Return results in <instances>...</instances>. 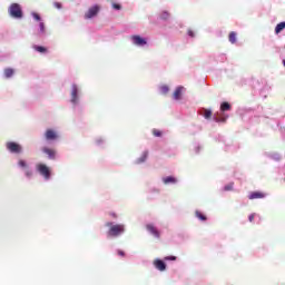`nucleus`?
<instances>
[{"instance_id": "nucleus-3", "label": "nucleus", "mask_w": 285, "mask_h": 285, "mask_svg": "<svg viewBox=\"0 0 285 285\" xmlns=\"http://www.w3.org/2000/svg\"><path fill=\"white\" fill-rule=\"evenodd\" d=\"M99 10H101L99 4H95L94 7L89 8V10L85 13V19H92L94 17H97V14H99Z\"/></svg>"}, {"instance_id": "nucleus-7", "label": "nucleus", "mask_w": 285, "mask_h": 285, "mask_svg": "<svg viewBox=\"0 0 285 285\" xmlns=\"http://www.w3.org/2000/svg\"><path fill=\"white\" fill-rule=\"evenodd\" d=\"M266 193L263 191H252L248 196V199H264Z\"/></svg>"}, {"instance_id": "nucleus-13", "label": "nucleus", "mask_w": 285, "mask_h": 285, "mask_svg": "<svg viewBox=\"0 0 285 285\" xmlns=\"http://www.w3.org/2000/svg\"><path fill=\"white\" fill-rule=\"evenodd\" d=\"M284 28H285V22L278 23V24L276 26V28H275L276 35H279V32H281L282 30H284Z\"/></svg>"}, {"instance_id": "nucleus-18", "label": "nucleus", "mask_w": 285, "mask_h": 285, "mask_svg": "<svg viewBox=\"0 0 285 285\" xmlns=\"http://www.w3.org/2000/svg\"><path fill=\"white\" fill-rule=\"evenodd\" d=\"M204 117L205 119H210V117H213V111L208 110V109H204Z\"/></svg>"}, {"instance_id": "nucleus-21", "label": "nucleus", "mask_w": 285, "mask_h": 285, "mask_svg": "<svg viewBox=\"0 0 285 285\" xmlns=\"http://www.w3.org/2000/svg\"><path fill=\"white\" fill-rule=\"evenodd\" d=\"M214 120L219 124V121H226V117H219V116H214Z\"/></svg>"}, {"instance_id": "nucleus-8", "label": "nucleus", "mask_w": 285, "mask_h": 285, "mask_svg": "<svg viewBox=\"0 0 285 285\" xmlns=\"http://www.w3.org/2000/svg\"><path fill=\"white\" fill-rule=\"evenodd\" d=\"M45 137L48 141H52L57 139V131L52 129H47Z\"/></svg>"}, {"instance_id": "nucleus-12", "label": "nucleus", "mask_w": 285, "mask_h": 285, "mask_svg": "<svg viewBox=\"0 0 285 285\" xmlns=\"http://www.w3.org/2000/svg\"><path fill=\"white\" fill-rule=\"evenodd\" d=\"M148 159V151H144L141 157L137 159V164H144Z\"/></svg>"}, {"instance_id": "nucleus-31", "label": "nucleus", "mask_w": 285, "mask_h": 285, "mask_svg": "<svg viewBox=\"0 0 285 285\" xmlns=\"http://www.w3.org/2000/svg\"><path fill=\"white\" fill-rule=\"evenodd\" d=\"M181 90H184V87H179V92H181Z\"/></svg>"}, {"instance_id": "nucleus-19", "label": "nucleus", "mask_w": 285, "mask_h": 285, "mask_svg": "<svg viewBox=\"0 0 285 285\" xmlns=\"http://www.w3.org/2000/svg\"><path fill=\"white\" fill-rule=\"evenodd\" d=\"M153 135L154 137H161V135H164V132L159 129H153Z\"/></svg>"}, {"instance_id": "nucleus-17", "label": "nucleus", "mask_w": 285, "mask_h": 285, "mask_svg": "<svg viewBox=\"0 0 285 285\" xmlns=\"http://www.w3.org/2000/svg\"><path fill=\"white\" fill-rule=\"evenodd\" d=\"M220 110L225 112V110H230V105L228 102H223L220 106Z\"/></svg>"}, {"instance_id": "nucleus-22", "label": "nucleus", "mask_w": 285, "mask_h": 285, "mask_svg": "<svg viewBox=\"0 0 285 285\" xmlns=\"http://www.w3.org/2000/svg\"><path fill=\"white\" fill-rule=\"evenodd\" d=\"M168 17H170V13H168V12H166V11H164V12L160 14V19H164V20L168 19Z\"/></svg>"}, {"instance_id": "nucleus-27", "label": "nucleus", "mask_w": 285, "mask_h": 285, "mask_svg": "<svg viewBox=\"0 0 285 285\" xmlns=\"http://www.w3.org/2000/svg\"><path fill=\"white\" fill-rule=\"evenodd\" d=\"M112 8H115V10H121V4L114 3Z\"/></svg>"}, {"instance_id": "nucleus-29", "label": "nucleus", "mask_w": 285, "mask_h": 285, "mask_svg": "<svg viewBox=\"0 0 285 285\" xmlns=\"http://www.w3.org/2000/svg\"><path fill=\"white\" fill-rule=\"evenodd\" d=\"M225 190H233V186H225Z\"/></svg>"}, {"instance_id": "nucleus-14", "label": "nucleus", "mask_w": 285, "mask_h": 285, "mask_svg": "<svg viewBox=\"0 0 285 285\" xmlns=\"http://www.w3.org/2000/svg\"><path fill=\"white\" fill-rule=\"evenodd\" d=\"M195 215H196V217L198 218V219H200V222H206V215H204L202 212H199V210H197L196 213H195Z\"/></svg>"}, {"instance_id": "nucleus-24", "label": "nucleus", "mask_w": 285, "mask_h": 285, "mask_svg": "<svg viewBox=\"0 0 285 285\" xmlns=\"http://www.w3.org/2000/svg\"><path fill=\"white\" fill-rule=\"evenodd\" d=\"M174 99H179V88H176L174 92Z\"/></svg>"}, {"instance_id": "nucleus-23", "label": "nucleus", "mask_w": 285, "mask_h": 285, "mask_svg": "<svg viewBox=\"0 0 285 285\" xmlns=\"http://www.w3.org/2000/svg\"><path fill=\"white\" fill-rule=\"evenodd\" d=\"M40 32L43 35L46 32V24L43 22L39 23Z\"/></svg>"}, {"instance_id": "nucleus-20", "label": "nucleus", "mask_w": 285, "mask_h": 285, "mask_svg": "<svg viewBox=\"0 0 285 285\" xmlns=\"http://www.w3.org/2000/svg\"><path fill=\"white\" fill-rule=\"evenodd\" d=\"M18 166H20V168H28V163H26V160L23 159H20L18 161Z\"/></svg>"}, {"instance_id": "nucleus-1", "label": "nucleus", "mask_w": 285, "mask_h": 285, "mask_svg": "<svg viewBox=\"0 0 285 285\" xmlns=\"http://www.w3.org/2000/svg\"><path fill=\"white\" fill-rule=\"evenodd\" d=\"M9 14L14 19H21V17H23V11H21V6L19 3H12L9 7Z\"/></svg>"}, {"instance_id": "nucleus-25", "label": "nucleus", "mask_w": 285, "mask_h": 285, "mask_svg": "<svg viewBox=\"0 0 285 285\" xmlns=\"http://www.w3.org/2000/svg\"><path fill=\"white\" fill-rule=\"evenodd\" d=\"M32 17L36 21H41V16H39V13H33Z\"/></svg>"}, {"instance_id": "nucleus-26", "label": "nucleus", "mask_w": 285, "mask_h": 285, "mask_svg": "<svg viewBox=\"0 0 285 285\" xmlns=\"http://www.w3.org/2000/svg\"><path fill=\"white\" fill-rule=\"evenodd\" d=\"M53 6L57 8V10H61L62 8L61 2H53Z\"/></svg>"}, {"instance_id": "nucleus-5", "label": "nucleus", "mask_w": 285, "mask_h": 285, "mask_svg": "<svg viewBox=\"0 0 285 285\" xmlns=\"http://www.w3.org/2000/svg\"><path fill=\"white\" fill-rule=\"evenodd\" d=\"M131 41L135 46H146V39L141 38L140 36H132Z\"/></svg>"}, {"instance_id": "nucleus-9", "label": "nucleus", "mask_w": 285, "mask_h": 285, "mask_svg": "<svg viewBox=\"0 0 285 285\" xmlns=\"http://www.w3.org/2000/svg\"><path fill=\"white\" fill-rule=\"evenodd\" d=\"M42 153H45V155H48L49 159H55L57 155V151L55 149H50L48 147H43Z\"/></svg>"}, {"instance_id": "nucleus-11", "label": "nucleus", "mask_w": 285, "mask_h": 285, "mask_svg": "<svg viewBox=\"0 0 285 285\" xmlns=\"http://www.w3.org/2000/svg\"><path fill=\"white\" fill-rule=\"evenodd\" d=\"M12 75H14V69H12V68H6L4 69L6 79H10V77H12Z\"/></svg>"}, {"instance_id": "nucleus-30", "label": "nucleus", "mask_w": 285, "mask_h": 285, "mask_svg": "<svg viewBox=\"0 0 285 285\" xmlns=\"http://www.w3.org/2000/svg\"><path fill=\"white\" fill-rule=\"evenodd\" d=\"M188 35L189 37H195V33L191 30L188 31Z\"/></svg>"}, {"instance_id": "nucleus-32", "label": "nucleus", "mask_w": 285, "mask_h": 285, "mask_svg": "<svg viewBox=\"0 0 285 285\" xmlns=\"http://www.w3.org/2000/svg\"><path fill=\"white\" fill-rule=\"evenodd\" d=\"M167 179H173V177H167Z\"/></svg>"}, {"instance_id": "nucleus-15", "label": "nucleus", "mask_w": 285, "mask_h": 285, "mask_svg": "<svg viewBox=\"0 0 285 285\" xmlns=\"http://www.w3.org/2000/svg\"><path fill=\"white\" fill-rule=\"evenodd\" d=\"M170 89L168 88V86H166V85H163V86H160V92H161V95H168V91H169Z\"/></svg>"}, {"instance_id": "nucleus-16", "label": "nucleus", "mask_w": 285, "mask_h": 285, "mask_svg": "<svg viewBox=\"0 0 285 285\" xmlns=\"http://www.w3.org/2000/svg\"><path fill=\"white\" fill-rule=\"evenodd\" d=\"M229 41H230V43H235V41H237V33L230 32L229 33Z\"/></svg>"}, {"instance_id": "nucleus-6", "label": "nucleus", "mask_w": 285, "mask_h": 285, "mask_svg": "<svg viewBox=\"0 0 285 285\" xmlns=\"http://www.w3.org/2000/svg\"><path fill=\"white\" fill-rule=\"evenodd\" d=\"M79 94V89L77 88V85H72V89H71V104H77V101L79 100L78 95Z\"/></svg>"}, {"instance_id": "nucleus-10", "label": "nucleus", "mask_w": 285, "mask_h": 285, "mask_svg": "<svg viewBox=\"0 0 285 285\" xmlns=\"http://www.w3.org/2000/svg\"><path fill=\"white\" fill-rule=\"evenodd\" d=\"M33 50H36V52H40L41 55H46V52H48V48L37 45L33 46Z\"/></svg>"}, {"instance_id": "nucleus-4", "label": "nucleus", "mask_w": 285, "mask_h": 285, "mask_svg": "<svg viewBox=\"0 0 285 285\" xmlns=\"http://www.w3.org/2000/svg\"><path fill=\"white\" fill-rule=\"evenodd\" d=\"M38 170H39L40 175H43V177L46 179H49V177H50V169L48 168V166H46L43 164H40V165H38Z\"/></svg>"}, {"instance_id": "nucleus-2", "label": "nucleus", "mask_w": 285, "mask_h": 285, "mask_svg": "<svg viewBox=\"0 0 285 285\" xmlns=\"http://www.w3.org/2000/svg\"><path fill=\"white\" fill-rule=\"evenodd\" d=\"M7 150H9V153H13L14 155H19L23 151V148L21 147V145L14 142V141H9L7 142Z\"/></svg>"}, {"instance_id": "nucleus-28", "label": "nucleus", "mask_w": 285, "mask_h": 285, "mask_svg": "<svg viewBox=\"0 0 285 285\" xmlns=\"http://www.w3.org/2000/svg\"><path fill=\"white\" fill-rule=\"evenodd\" d=\"M248 220H249L250 223H253V222L255 220V214H250V215L248 216Z\"/></svg>"}]
</instances>
